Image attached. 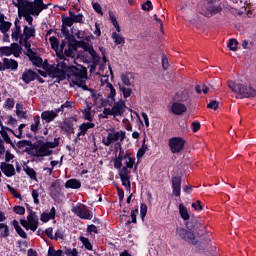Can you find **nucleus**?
Wrapping results in <instances>:
<instances>
[{
  "mask_svg": "<svg viewBox=\"0 0 256 256\" xmlns=\"http://www.w3.org/2000/svg\"><path fill=\"white\" fill-rule=\"evenodd\" d=\"M91 97L98 109H101L103 107H109V100L103 98V95L97 93L95 90H91Z\"/></svg>",
  "mask_w": 256,
  "mask_h": 256,
  "instance_id": "nucleus-15",
  "label": "nucleus"
},
{
  "mask_svg": "<svg viewBox=\"0 0 256 256\" xmlns=\"http://www.w3.org/2000/svg\"><path fill=\"white\" fill-rule=\"evenodd\" d=\"M76 85V87H80V89H83V91H95L94 89L89 88V86H87V82H85V79L79 81L78 83L74 84Z\"/></svg>",
  "mask_w": 256,
  "mask_h": 256,
  "instance_id": "nucleus-47",
  "label": "nucleus"
},
{
  "mask_svg": "<svg viewBox=\"0 0 256 256\" xmlns=\"http://www.w3.org/2000/svg\"><path fill=\"white\" fill-rule=\"evenodd\" d=\"M64 55L65 57H71V59H73V61H75V52L68 47V49L64 50Z\"/></svg>",
  "mask_w": 256,
  "mask_h": 256,
  "instance_id": "nucleus-63",
  "label": "nucleus"
},
{
  "mask_svg": "<svg viewBox=\"0 0 256 256\" xmlns=\"http://www.w3.org/2000/svg\"><path fill=\"white\" fill-rule=\"evenodd\" d=\"M5 155L4 163H11L15 159V155L9 150H5V144L3 143V138L0 137V157Z\"/></svg>",
  "mask_w": 256,
  "mask_h": 256,
  "instance_id": "nucleus-19",
  "label": "nucleus"
},
{
  "mask_svg": "<svg viewBox=\"0 0 256 256\" xmlns=\"http://www.w3.org/2000/svg\"><path fill=\"white\" fill-rule=\"evenodd\" d=\"M172 99L175 103H187L189 101V92L187 90L178 91Z\"/></svg>",
  "mask_w": 256,
  "mask_h": 256,
  "instance_id": "nucleus-21",
  "label": "nucleus"
},
{
  "mask_svg": "<svg viewBox=\"0 0 256 256\" xmlns=\"http://www.w3.org/2000/svg\"><path fill=\"white\" fill-rule=\"evenodd\" d=\"M72 213H75L77 217L80 219H86L88 221H91L93 219V212H91L85 204L78 203L76 206L72 208Z\"/></svg>",
  "mask_w": 256,
  "mask_h": 256,
  "instance_id": "nucleus-9",
  "label": "nucleus"
},
{
  "mask_svg": "<svg viewBox=\"0 0 256 256\" xmlns=\"http://www.w3.org/2000/svg\"><path fill=\"white\" fill-rule=\"evenodd\" d=\"M39 125H41V117L39 115L34 116V123L31 124L30 130L33 133H37L39 131Z\"/></svg>",
  "mask_w": 256,
  "mask_h": 256,
  "instance_id": "nucleus-36",
  "label": "nucleus"
},
{
  "mask_svg": "<svg viewBox=\"0 0 256 256\" xmlns=\"http://www.w3.org/2000/svg\"><path fill=\"white\" fill-rule=\"evenodd\" d=\"M80 47L86 51V53H89V55H95V48H93V45L89 44V42L80 41Z\"/></svg>",
  "mask_w": 256,
  "mask_h": 256,
  "instance_id": "nucleus-33",
  "label": "nucleus"
},
{
  "mask_svg": "<svg viewBox=\"0 0 256 256\" xmlns=\"http://www.w3.org/2000/svg\"><path fill=\"white\" fill-rule=\"evenodd\" d=\"M68 47L75 53L81 47V41L69 42Z\"/></svg>",
  "mask_w": 256,
  "mask_h": 256,
  "instance_id": "nucleus-58",
  "label": "nucleus"
},
{
  "mask_svg": "<svg viewBox=\"0 0 256 256\" xmlns=\"http://www.w3.org/2000/svg\"><path fill=\"white\" fill-rule=\"evenodd\" d=\"M32 199L35 205H39V190L37 189L32 190Z\"/></svg>",
  "mask_w": 256,
  "mask_h": 256,
  "instance_id": "nucleus-62",
  "label": "nucleus"
},
{
  "mask_svg": "<svg viewBox=\"0 0 256 256\" xmlns=\"http://www.w3.org/2000/svg\"><path fill=\"white\" fill-rule=\"evenodd\" d=\"M119 177L120 179H131V171H129V168L123 166L119 169Z\"/></svg>",
  "mask_w": 256,
  "mask_h": 256,
  "instance_id": "nucleus-37",
  "label": "nucleus"
},
{
  "mask_svg": "<svg viewBox=\"0 0 256 256\" xmlns=\"http://www.w3.org/2000/svg\"><path fill=\"white\" fill-rule=\"evenodd\" d=\"M69 16L62 15L61 19L64 20V25H68L69 27H73L74 23H80L83 25L85 23V16L83 14H75L72 10L68 11Z\"/></svg>",
  "mask_w": 256,
  "mask_h": 256,
  "instance_id": "nucleus-8",
  "label": "nucleus"
},
{
  "mask_svg": "<svg viewBox=\"0 0 256 256\" xmlns=\"http://www.w3.org/2000/svg\"><path fill=\"white\" fill-rule=\"evenodd\" d=\"M223 11V8L219 6H214L213 4H206L200 11V15H203L204 17H213V15H217V13H221Z\"/></svg>",
  "mask_w": 256,
  "mask_h": 256,
  "instance_id": "nucleus-12",
  "label": "nucleus"
},
{
  "mask_svg": "<svg viewBox=\"0 0 256 256\" xmlns=\"http://www.w3.org/2000/svg\"><path fill=\"white\" fill-rule=\"evenodd\" d=\"M185 139L181 137H172L169 139L168 145L171 153H181L185 149Z\"/></svg>",
  "mask_w": 256,
  "mask_h": 256,
  "instance_id": "nucleus-10",
  "label": "nucleus"
},
{
  "mask_svg": "<svg viewBox=\"0 0 256 256\" xmlns=\"http://www.w3.org/2000/svg\"><path fill=\"white\" fill-rule=\"evenodd\" d=\"M120 91L123 93L124 99H129L131 97V93H133V90L131 88H126L125 86H119Z\"/></svg>",
  "mask_w": 256,
  "mask_h": 256,
  "instance_id": "nucleus-46",
  "label": "nucleus"
},
{
  "mask_svg": "<svg viewBox=\"0 0 256 256\" xmlns=\"http://www.w3.org/2000/svg\"><path fill=\"white\" fill-rule=\"evenodd\" d=\"M170 113L172 115H183V113H187V106L181 102H173L170 108Z\"/></svg>",
  "mask_w": 256,
  "mask_h": 256,
  "instance_id": "nucleus-17",
  "label": "nucleus"
},
{
  "mask_svg": "<svg viewBox=\"0 0 256 256\" xmlns=\"http://www.w3.org/2000/svg\"><path fill=\"white\" fill-rule=\"evenodd\" d=\"M112 39H114L115 45H123L125 43V37L120 36L117 32L112 33Z\"/></svg>",
  "mask_w": 256,
  "mask_h": 256,
  "instance_id": "nucleus-41",
  "label": "nucleus"
},
{
  "mask_svg": "<svg viewBox=\"0 0 256 256\" xmlns=\"http://www.w3.org/2000/svg\"><path fill=\"white\" fill-rule=\"evenodd\" d=\"M57 117V113L55 111H44L41 113V119L45 121L46 123H51V121H55V118Z\"/></svg>",
  "mask_w": 256,
  "mask_h": 256,
  "instance_id": "nucleus-26",
  "label": "nucleus"
},
{
  "mask_svg": "<svg viewBox=\"0 0 256 256\" xmlns=\"http://www.w3.org/2000/svg\"><path fill=\"white\" fill-rule=\"evenodd\" d=\"M59 141H61V137L54 138V141H36V148H34L31 157H49L53 155V150L56 147H59Z\"/></svg>",
  "mask_w": 256,
  "mask_h": 256,
  "instance_id": "nucleus-1",
  "label": "nucleus"
},
{
  "mask_svg": "<svg viewBox=\"0 0 256 256\" xmlns=\"http://www.w3.org/2000/svg\"><path fill=\"white\" fill-rule=\"evenodd\" d=\"M22 15L25 17V21L28 23V27H35L33 26V16H31V13L22 11Z\"/></svg>",
  "mask_w": 256,
  "mask_h": 256,
  "instance_id": "nucleus-53",
  "label": "nucleus"
},
{
  "mask_svg": "<svg viewBox=\"0 0 256 256\" xmlns=\"http://www.w3.org/2000/svg\"><path fill=\"white\" fill-rule=\"evenodd\" d=\"M61 129L62 131H64V133H68L70 135H73V133H75V125L71 121H64Z\"/></svg>",
  "mask_w": 256,
  "mask_h": 256,
  "instance_id": "nucleus-28",
  "label": "nucleus"
},
{
  "mask_svg": "<svg viewBox=\"0 0 256 256\" xmlns=\"http://www.w3.org/2000/svg\"><path fill=\"white\" fill-rule=\"evenodd\" d=\"M24 171L26 175L30 177V179H32L33 181H37V172L35 171V169L27 166L26 168H24Z\"/></svg>",
  "mask_w": 256,
  "mask_h": 256,
  "instance_id": "nucleus-40",
  "label": "nucleus"
},
{
  "mask_svg": "<svg viewBox=\"0 0 256 256\" xmlns=\"http://www.w3.org/2000/svg\"><path fill=\"white\" fill-rule=\"evenodd\" d=\"M37 35V30L35 27H29L28 25L23 26V33L19 40V45H21L26 50L31 49V39L35 38Z\"/></svg>",
  "mask_w": 256,
  "mask_h": 256,
  "instance_id": "nucleus-6",
  "label": "nucleus"
},
{
  "mask_svg": "<svg viewBox=\"0 0 256 256\" xmlns=\"http://www.w3.org/2000/svg\"><path fill=\"white\" fill-rule=\"evenodd\" d=\"M195 91L198 95H201V93H204V95H207V93H209V88L205 84L196 85Z\"/></svg>",
  "mask_w": 256,
  "mask_h": 256,
  "instance_id": "nucleus-43",
  "label": "nucleus"
},
{
  "mask_svg": "<svg viewBox=\"0 0 256 256\" xmlns=\"http://www.w3.org/2000/svg\"><path fill=\"white\" fill-rule=\"evenodd\" d=\"M4 109H8V111H11L13 107H15V99L8 98L5 103L3 104Z\"/></svg>",
  "mask_w": 256,
  "mask_h": 256,
  "instance_id": "nucleus-48",
  "label": "nucleus"
},
{
  "mask_svg": "<svg viewBox=\"0 0 256 256\" xmlns=\"http://www.w3.org/2000/svg\"><path fill=\"white\" fill-rule=\"evenodd\" d=\"M227 86L233 93H237V95H240L242 99H249V98H255L256 97V90L251 87L247 86L245 84H237L233 81H228Z\"/></svg>",
  "mask_w": 256,
  "mask_h": 256,
  "instance_id": "nucleus-3",
  "label": "nucleus"
},
{
  "mask_svg": "<svg viewBox=\"0 0 256 256\" xmlns=\"http://www.w3.org/2000/svg\"><path fill=\"white\" fill-rule=\"evenodd\" d=\"M0 135L4 145L7 143L8 145H11L12 149L17 151V146H15V143H13V140H11V137H9V133H7V131H0Z\"/></svg>",
  "mask_w": 256,
  "mask_h": 256,
  "instance_id": "nucleus-30",
  "label": "nucleus"
},
{
  "mask_svg": "<svg viewBox=\"0 0 256 256\" xmlns=\"http://www.w3.org/2000/svg\"><path fill=\"white\" fill-rule=\"evenodd\" d=\"M28 225H30V231H37L39 227V217L37 216V213L35 214H28L27 216Z\"/></svg>",
  "mask_w": 256,
  "mask_h": 256,
  "instance_id": "nucleus-22",
  "label": "nucleus"
},
{
  "mask_svg": "<svg viewBox=\"0 0 256 256\" xmlns=\"http://www.w3.org/2000/svg\"><path fill=\"white\" fill-rule=\"evenodd\" d=\"M49 6H51V3L44 4L43 0H22L20 5H18L22 11L30 13V15H33V17H39L43 11L49 9Z\"/></svg>",
  "mask_w": 256,
  "mask_h": 256,
  "instance_id": "nucleus-2",
  "label": "nucleus"
},
{
  "mask_svg": "<svg viewBox=\"0 0 256 256\" xmlns=\"http://www.w3.org/2000/svg\"><path fill=\"white\" fill-rule=\"evenodd\" d=\"M95 128V123L93 122H84L79 126L80 131L84 134L87 135V132L89 129H94Z\"/></svg>",
  "mask_w": 256,
  "mask_h": 256,
  "instance_id": "nucleus-34",
  "label": "nucleus"
},
{
  "mask_svg": "<svg viewBox=\"0 0 256 256\" xmlns=\"http://www.w3.org/2000/svg\"><path fill=\"white\" fill-rule=\"evenodd\" d=\"M207 109H212L213 111H217L219 109V102L217 100H212L207 104Z\"/></svg>",
  "mask_w": 256,
  "mask_h": 256,
  "instance_id": "nucleus-59",
  "label": "nucleus"
},
{
  "mask_svg": "<svg viewBox=\"0 0 256 256\" xmlns=\"http://www.w3.org/2000/svg\"><path fill=\"white\" fill-rule=\"evenodd\" d=\"M239 45V42H237V39H230L227 47L230 49V51H236L237 50V46Z\"/></svg>",
  "mask_w": 256,
  "mask_h": 256,
  "instance_id": "nucleus-55",
  "label": "nucleus"
},
{
  "mask_svg": "<svg viewBox=\"0 0 256 256\" xmlns=\"http://www.w3.org/2000/svg\"><path fill=\"white\" fill-rule=\"evenodd\" d=\"M121 81L126 87H131V79L129 78V74H122Z\"/></svg>",
  "mask_w": 256,
  "mask_h": 256,
  "instance_id": "nucleus-60",
  "label": "nucleus"
},
{
  "mask_svg": "<svg viewBox=\"0 0 256 256\" xmlns=\"http://www.w3.org/2000/svg\"><path fill=\"white\" fill-rule=\"evenodd\" d=\"M62 183H63V180H61V179H57V180L53 181L51 183V189H53L54 191H57V192L61 191Z\"/></svg>",
  "mask_w": 256,
  "mask_h": 256,
  "instance_id": "nucleus-51",
  "label": "nucleus"
},
{
  "mask_svg": "<svg viewBox=\"0 0 256 256\" xmlns=\"http://www.w3.org/2000/svg\"><path fill=\"white\" fill-rule=\"evenodd\" d=\"M58 239H65V229L63 227H58L55 232L54 240L57 241Z\"/></svg>",
  "mask_w": 256,
  "mask_h": 256,
  "instance_id": "nucleus-44",
  "label": "nucleus"
},
{
  "mask_svg": "<svg viewBox=\"0 0 256 256\" xmlns=\"http://www.w3.org/2000/svg\"><path fill=\"white\" fill-rule=\"evenodd\" d=\"M131 178H120L123 187H125L126 191H131Z\"/></svg>",
  "mask_w": 256,
  "mask_h": 256,
  "instance_id": "nucleus-56",
  "label": "nucleus"
},
{
  "mask_svg": "<svg viewBox=\"0 0 256 256\" xmlns=\"http://www.w3.org/2000/svg\"><path fill=\"white\" fill-rule=\"evenodd\" d=\"M49 42L53 51H57L59 49V39H57V37L51 36L49 38Z\"/></svg>",
  "mask_w": 256,
  "mask_h": 256,
  "instance_id": "nucleus-45",
  "label": "nucleus"
},
{
  "mask_svg": "<svg viewBox=\"0 0 256 256\" xmlns=\"http://www.w3.org/2000/svg\"><path fill=\"white\" fill-rule=\"evenodd\" d=\"M55 79L59 81H65V79H67V72H65V70H60V68H58V72L56 73V77Z\"/></svg>",
  "mask_w": 256,
  "mask_h": 256,
  "instance_id": "nucleus-49",
  "label": "nucleus"
},
{
  "mask_svg": "<svg viewBox=\"0 0 256 256\" xmlns=\"http://www.w3.org/2000/svg\"><path fill=\"white\" fill-rule=\"evenodd\" d=\"M67 27H71V26L65 24V20L62 19L61 33L64 35L65 39L66 37H69V35H71Z\"/></svg>",
  "mask_w": 256,
  "mask_h": 256,
  "instance_id": "nucleus-54",
  "label": "nucleus"
},
{
  "mask_svg": "<svg viewBox=\"0 0 256 256\" xmlns=\"http://www.w3.org/2000/svg\"><path fill=\"white\" fill-rule=\"evenodd\" d=\"M7 189L8 191H10L11 195H13V197L15 199H21V193H19L15 188H13L11 185H7Z\"/></svg>",
  "mask_w": 256,
  "mask_h": 256,
  "instance_id": "nucleus-57",
  "label": "nucleus"
},
{
  "mask_svg": "<svg viewBox=\"0 0 256 256\" xmlns=\"http://www.w3.org/2000/svg\"><path fill=\"white\" fill-rule=\"evenodd\" d=\"M115 97H117V90L112 89L110 93L107 95L106 101H109L108 107H113V103H115Z\"/></svg>",
  "mask_w": 256,
  "mask_h": 256,
  "instance_id": "nucleus-38",
  "label": "nucleus"
},
{
  "mask_svg": "<svg viewBox=\"0 0 256 256\" xmlns=\"http://www.w3.org/2000/svg\"><path fill=\"white\" fill-rule=\"evenodd\" d=\"M35 78H37V72L31 70V69H26L23 74H22V81L26 84L29 85L31 81H35Z\"/></svg>",
  "mask_w": 256,
  "mask_h": 256,
  "instance_id": "nucleus-23",
  "label": "nucleus"
},
{
  "mask_svg": "<svg viewBox=\"0 0 256 256\" xmlns=\"http://www.w3.org/2000/svg\"><path fill=\"white\" fill-rule=\"evenodd\" d=\"M188 231H192L194 233H199V231H203L205 226H203V222L199 218H192L190 221L185 223Z\"/></svg>",
  "mask_w": 256,
  "mask_h": 256,
  "instance_id": "nucleus-11",
  "label": "nucleus"
},
{
  "mask_svg": "<svg viewBox=\"0 0 256 256\" xmlns=\"http://www.w3.org/2000/svg\"><path fill=\"white\" fill-rule=\"evenodd\" d=\"M66 189H81V181L75 178L69 179L65 183Z\"/></svg>",
  "mask_w": 256,
  "mask_h": 256,
  "instance_id": "nucleus-27",
  "label": "nucleus"
},
{
  "mask_svg": "<svg viewBox=\"0 0 256 256\" xmlns=\"http://www.w3.org/2000/svg\"><path fill=\"white\" fill-rule=\"evenodd\" d=\"M13 211H14V213H16V215H23L25 213V207L14 206Z\"/></svg>",
  "mask_w": 256,
  "mask_h": 256,
  "instance_id": "nucleus-64",
  "label": "nucleus"
},
{
  "mask_svg": "<svg viewBox=\"0 0 256 256\" xmlns=\"http://www.w3.org/2000/svg\"><path fill=\"white\" fill-rule=\"evenodd\" d=\"M13 26V23H11L10 21H2L0 22V32L5 35V33H7L9 31V29H11V27Z\"/></svg>",
  "mask_w": 256,
  "mask_h": 256,
  "instance_id": "nucleus-35",
  "label": "nucleus"
},
{
  "mask_svg": "<svg viewBox=\"0 0 256 256\" xmlns=\"http://www.w3.org/2000/svg\"><path fill=\"white\" fill-rule=\"evenodd\" d=\"M178 209H179L180 217L183 219V221H189V219H191L189 210H187V207L185 205H183V203L179 204Z\"/></svg>",
  "mask_w": 256,
  "mask_h": 256,
  "instance_id": "nucleus-29",
  "label": "nucleus"
},
{
  "mask_svg": "<svg viewBox=\"0 0 256 256\" xmlns=\"http://www.w3.org/2000/svg\"><path fill=\"white\" fill-rule=\"evenodd\" d=\"M24 145L25 147V153H28V155H32L33 154V151H35V148H36V145H37V142H32L31 140H24Z\"/></svg>",
  "mask_w": 256,
  "mask_h": 256,
  "instance_id": "nucleus-32",
  "label": "nucleus"
},
{
  "mask_svg": "<svg viewBox=\"0 0 256 256\" xmlns=\"http://www.w3.org/2000/svg\"><path fill=\"white\" fill-rule=\"evenodd\" d=\"M176 234L182 241H185V243H188V245H197L198 240L197 237H195V232L185 229L183 227H179L176 229Z\"/></svg>",
  "mask_w": 256,
  "mask_h": 256,
  "instance_id": "nucleus-7",
  "label": "nucleus"
},
{
  "mask_svg": "<svg viewBox=\"0 0 256 256\" xmlns=\"http://www.w3.org/2000/svg\"><path fill=\"white\" fill-rule=\"evenodd\" d=\"M4 71H17L19 69V62L15 59L3 58Z\"/></svg>",
  "mask_w": 256,
  "mask_h": 256,
  "instance_id": "nucleus-20",
  "label": "nucleus"
},
{
  "mask_svg": "<svg viewBox=\"0 0 256 256\" xmlns=\"http://www.w3.org/2000/svg\"><path fill=\"white\" fill-rule=\"evenodd\" d=\"M65 255L67 256H79V251L77 250V248H68L65 250Z\"/></svg>",
  "mask_w": 256,
  "mask_h": 256,
  "instance_id": "nucleus-61",
  "label": "nucleus"
},
{
  "mask_svg": "<svg viewBox=\"0 0 256 256\" xmlns=\"http://www.w3.org/2000/svg\"><path fill=\"white\" fill-rule=\"evenodd\" d=\"M112 113H113V117H122V115H124L125 113V109H127V105L125 104V101H123L122 99H120L117 102H113L112 104Z\"/></svg>",
  "mask_w": 256,
  "mask_h": 256,
  "instance_id": "nucleus-14",
  "label": "nucleus"
},
{
  "mask_svg": "<svg viewBox=\"0 0 256 256\" xmlns=\"http://www.w3.org/2000/svg\"><path fill=\"white\" fill-rule=\"evenodd\" d=\"M21 35L23 33L21 32V26H16L12 29L11 39L12 41H21Z\"/></svg>",
  "mask_w": 256,
  "mask_h": 256,
  "instance_id": "nucleus-31",
  "label": "nucleus"
},
{
  "mask_svg": "<svg viewBox=\"0 0 256 256\" xmlns=\"http://www.w3.org/2000/svg\"><path fill=\"white\" fill-rule=\"evenodd\" d=\"M79 239L83 244V246L85 247V249H87V251H93V244L91 243V241H89V238L85 236H80Z\"/></svg>",
  "mask_w": 256,
  "mask_h": 256,
  "instance_id": "nucleus-39",
  "label": "nucleus"
},
{
  "mask_svg": "<svg viewBox=\"0 0 256 256\" xmlns=\"http://www.w3.org/2000/svg\"><path fill=\"white\" fill-rule=\"evenodd\" d=\"M0 171H2L5 177H15L16 175L15 166L11 163L1 162Z\"/></svg>",
  "mask_w": 256,
  "mask_h": 256,
  "instance_id": "nucleus-16",
  "label": "nucleus"
},
{
  "mask_svg": "<svg viewBox=\"0 0 256 256\" xmlns=\"http://www.w3.org/2000/svg\"><path fill=\"white\" fill-rule=\"evenodd\" d=\"M181 176L172 177V193L174 197H181Z\"/></svg>",
  "mask_w": 256,
  "mask_h": 256,
  "instance_id": "nucleus-18",
  "label": "nucleus"
},
{
  "mask_svg": "<svg viewBox=\"0 0 256 256\" xmlns=\"http://www.w3.org/2000/svg\"><path fill=\"white\" fill-rule=\"evenodd\" d=\"M127 133L123 130L115 131V129H112L111 132L108 133V136L102 139L103 145L105 147H110L112 143H116L120 140V142L116 143V147H121V143L125 141Z\"/></svg>",
  "mask_w": 256,
  "mask_h": 256,
  "instance_id": "nucleus-5",
  "label": "nucleus"
},
{
  "mask_svg": "<svg viewBox=\"0 0 256 256\" xmlns=\"http://www.w3.org/2000/svg\"><path fill=\"white\" fill-rule=\"evenodd\" d=\"M147 204L141 203L140 205V217L142 221H145V217H147Z\"/></svg>",
  "mask_w": 256,
  "mask_h": 256,
  "instance_id": "nucleus-52",
  "label": "nucleus"
},
{
  "mask_svg": "<svg viewBox=\"0 0 256 256\" xmlns=\"http://www.w3.org/2000/svg\"><path fill=\"white\" fill-rule=\"evenodd\" d=\"M24 55L35 65V67H42L43 66V58L37 55V52L33 51V49L28 48L24 51Z\"/></svg>",
  "mask_w": 256,
  "mask_h": 256,
  "instance_id": "nucleus-13",
  "label": "nucleus"
},
{
  "mask_svg": "<svg viewBox=\"0 0 256 256\" xmlns=\"http://www.w3.org/2000/svg\"><path fill=\"white\" fill-rule=\"evenodd\" d=\"M11 46L0 47V57H11Z\"/></svg>",
  "mask_w": 256,
  "mask_h": 256,
  "instance_id": "nucleus-42",
  "label": "nucleus"
},
{
  "mask_svg": "<svg viewBox=\"0 0 256 256\" xmlns=\"http://www.w3.org/2000/svg\"><path fill=\"white\" fill-rule=\"evenodd\" d=\"M67 79L72 85L79 83V81H83V79H87V68L83 65L70 66Z\"/></svg>",
  "mask_w": 256,
  "mask_h": 256,
  "instance_id": "nucleus-4",
  "label": "nucleus"
},
{
  "mask_svg": "<svg viewBox=\"0 0 256 256\" xmlns=\"http://www.w3.org/2000/svg\"><path fill=\"white\" fill-rule=\"evenodd\" d=\"M11 54L16 58L19 59L23 54V46L19 44V42H13L10 44Z\"/></svg>",
  "mask_w": 256,
  "mask_h": 256,
  "instance_id": "nucleus-25",
  "label": "nucleus"
},
{
  "mask_svg": "<svg viewBox=\"0 0 256 256\" xmlns=\"http://www.w3.org/2000/svg\"><path fill=\"white\" fill-rule=\"evenodd\" d=\"M91 109L92 107L87 105V108L84 110L83 115H84V119L85 121H93V116H91Z\"/></svg>",
  "mask_w": 256,
  "mask_h": 256,
  "instance_id": "nucleus-50",
  "label": "nucleus"
},
{
  "mask_svg": "<svg viewBox=\"0 0 256 256\" xmlns=\"http://www.w3.org/2000/svg\"><path fill=\"white\" fill-rule=\"evenodd\" d=\"M55 215H57V209H55V206H52L49 213L43 212L40 215V221H42V223H49V221L55 219Z\"/></svg>",
  "mask_w": 256,
  "mask_h": 256,
  "instance_id": "nucleus-24",
  "label": "nucleus"
}]
</instances>
